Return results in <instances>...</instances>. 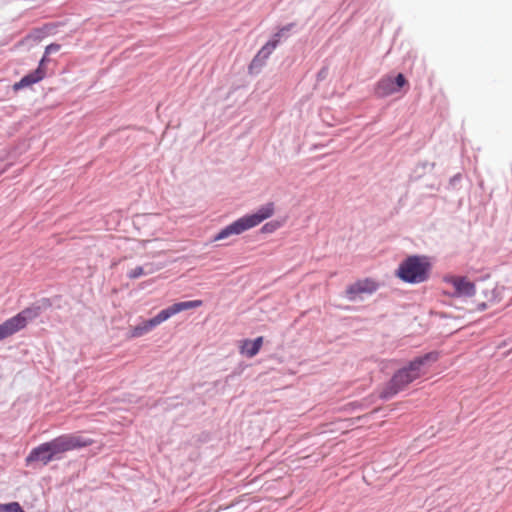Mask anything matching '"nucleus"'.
Instances as JSON below:
<instances>
[{"label": "nucleus", "instance_id": "nucleus-9", "mask_svg": "<svg viewBox=\"0 0 512 512\" xmlns=\"http://www.w3.org/2000/svg\"><path fill=\"white\" fill-rule=\"evenodd\" d=\"M408 84L407 79L401 73L392 77L390 75L383 76L376 84L375 94L378 97H387L400 91L402 87Z\"/></svg>", "mask_w": 512, "mask_h": 512}, {"label": "nucleus", "instance_id": "nucleus-6", "mask_svg": "<svg viewBox=\"0 0 512 512\" xmlns=\"http://www.w3.org/2000/svg\"><path fill=\"white\" fill-rule=\"evenodd\" d=\"M37 316V309L26 308L17 315L7 319L4 323L0 324V341L25 328L28 321Z\"/></svg>", "mask_w": 512, "mask_h": 512}, {"label": "nucleus", "instance_id": "nucleus-12", "mask_svg": "<svg viewBox=\"0 0 512 512\" xmlns=\"http://www.w3.org/2000/svg\"><path fill=\"white\" fill-rule=\"evenodd\" d=\"M53 460H55V458L52 455L49 446L45 442L30 451L26 457V464L29 465L31 463H40L42 465H47Z\"/></svg>", "mask_w": 512, "mask_h": 512}, {"label": "nucleus", "instance_id": "nucleus-1", "mask_svg": "<svg viewBox=\"0 0 512 512\" xmlns=\"http://www.w3.org/2000/svg\"><path fill=\"white\" fill-rule=\"evenodd\" d=\"M438 356L436 353H427L410 361L408 365L399 369L381 392L382 398H390L404 390L410 383L426 374L427 364L435 362Z\"/></svg>", "mask_w": 512, "mask_h": 512}, {"label": "nucleus", "instance_id": "nucleus-11", "mask_svg": "<svg viewBox=\"0 0 512 512\" xmlns=\"http://www.w3.org/2000/svg\"><path fill=\"white\" fill-rule=\"evenodd\" d=\"M290 26H286L281 28L275 35L274 38L267 42L257 53L255 58L252 61V65L259 63L260 65L264 64V62L269 58L272 52L276 49L280 38L283 36L285 31H288Z\"/></svg>", "mask_w": 512, "mask_h": 512}, {"label": "nucleus", "instance_id": "nucleus-8", "mask_svg": "<svg viewBox=\"0 0 512 512\" xmlns=\"http://www.w3.org/2000/svg\"><path fill=\"white\" fill-rule=\"evenodd\" d=\"M378 288L379 284L374 279H359L346 287L345 295L349 301L363 300L366 296L375 293Z\"/></svg>", "mask_w": 512, "mask_h": 512}, {"label": "nucleus", "instance_id": "nucleus-7", "mask_svg": "<svg viewBox=\"0 0 512 512\" xmlns=\"http://www.w3.org/2000/svg\"><path fill=\"white\" fill-rule=\"evenodd\" d=\"M59 49V44L52 43L48 45L45 49V55L39 61L37 69L25 75L20 81L14 83L13 90L18 91L20 89L30 87L33 84L40 82L46 76V69L44 67L45 62L47 60L46 55L57 52Z\"/></svg>", "mask_w": 512, "mask_h": 512}, {"label": "nucleus", "instance_id": "nucleus-4", "mask_svg": "<svg viewBox=\"0 0 512 512\" xmlns=\"http://www.w3.org/2000/svg\"><path fill=\"white\" fill-rule=\"evenodd\" d=\"M203 305L202 300H191L174 303L166 309L161 310L155 317L136 325L130 330L131 338L141 337L150 332L154 327L158 326L162 322L168 320L173 315H176L182 311L198 308Z\"/></svg>", "mask_w": 512, "mask_h": 512}, {"label": "nucleus", "instance_id": "nucleus-17", "mask_svg": "<svg viewBox=\"0 0 512 512\" xmlns=\"http://www.w3.org/2000/svg\"><path fill=\"white\" fill-rule=\"evenodd\" d=\"M481 306L484 309V308H486L488 306V304L487 303H482Z\"/></svg>", "mask_w": 512, "mask_h": 512}, {"label": "nucleus", "instance_id": "nucleus-13", "mask_svg": "<svg viewBox=\"0 0 512 512\" xmlns=\"http://www.w3.org/2000/svg\"><path fill=\"white\" fill-rule=\"evenodd\" d=\"M263 344V337L259 336L254 340L245 339L240 342L239 351L240 354L252 358L258 354Z\"/></svg>", "mask_w": 512, "mask_h": 512}, {"label": "nucleus", "instance_id": "nucleus-15", "mask_svg": "<svg viewBox=\"0 0 512 512\" xmlns=\"http://www.w3.org/2000/svg\"><path fill=\"white\" fill-rule=\"evenodd\" d=\"M279 223L277 222H269V223H266L263 227H262V232L264 233H272L274 232L276 229L279 228Z\"/></svg>", "mask_w": 512, "mask_h": 512}, {"label": "nucleus", "instance_id": "nucleus-2", "mask_svg": "<svg viewBox=\"0 0 512 512\" xmlns=\"http://www.w3.org/2000/svg\"><path fill=\"white\" fill-rule=\"evenodd\" d=\"M432 264L427 256L413 255L403 260L396 271V276L403 282L419 284L430 277Z\"/></svg>", "mask_w": 512, "mask_h": 512}, {"label": "nucleus", "instance_id": "nucleus-14", "mask_svg": "<svg viewBox=\"0 0 512 512\" xmlns=\"http://www.w3.org/2000/svg\"><path fill=\"white\" fill-rule=\"evenodd\" d=\"M0 512H24L19 503L0 504Z\"/></svg>", "mask_w": 512, "mask_h": 512}, {"label": "nucleus", "instance_id": "nucleus-3", "mask_svg": "<svg viewBox=\"0 0 512 512\" xmlns=\"http://www.w3.org/2000/svg\"><path fill=\"white\" fill-rule=\"evenodd\" d=\"M275 211L274 203L269 202L260 207L257 212L245 215L230 225L223 228L215 237L214 241L226 239L232 235H240L243 232L258 226L264 220L270 218Z\"/></svg>", "mask_w": 512, "mask_h": 512}, {"label": "nucleus", "instance_id": "nucleus-10", "mask_svg": "<svg viewBox=\"0 0 512 512\" xmlns=\"http://www.w3.org/2000/svg\"><path fill=\"white\" fill-rule=\"evenodd\" d=\"M445 282L450 284L457 296H473L475 294V285L465 277L450 276L445 278Z\"/></svg>", "mask_w": 512, "mask_h": 512}, {"label": "nucleus", "instance_id": "nucleus-16", "mask_svg": "<svg viewBox=\"0 0 512 512\" xmlns=\"http://www.w3.org/2000/svg\"><path fill=\"white\" fill-rule=\"evenodd\" d=\"M143 274H144L143 268L141 266H138L129 272L128 277L131 279H136V278L142 276Z\"/></svg>", "mask_w": 512, "mask_h": 512}, {"label": "nucleus", "instance_id": "nucleus-5", "mask_svg": "<svg viewBox=\"0 0 512 512\" xmlns=\"http://www.w3.org/2000/svg\"><path fill=\"white\" fill-rule=\"evenodd\" d=\"M55 460L61 458V454L88 447L94 443L93 439L85 438L78 434H63L46 442Z\"/></svg>", "mask_w": 512, "mask_h": 512}]
</instances>
